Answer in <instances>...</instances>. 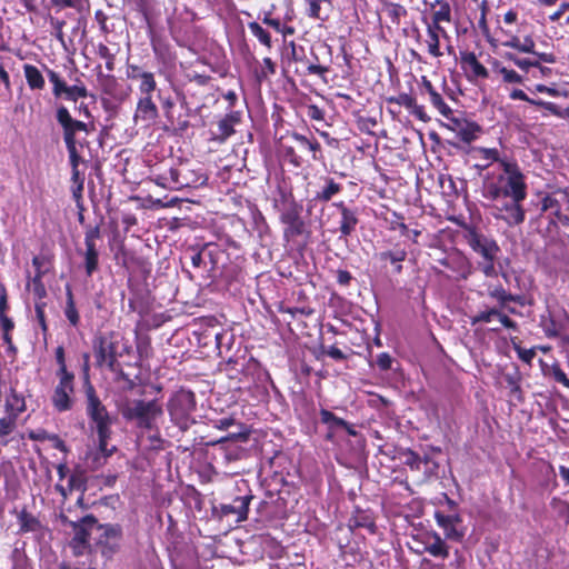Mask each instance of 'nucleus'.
<instances>
[{
  "label": "nucleus",
  "mask_w": 569,
  "mask_h": 569,
  "mask_svg": "<svg viewBox=\"0 0 569 569\" xmlns=\"http://www.w3.org/2000/svg\"><path fill=\"white\" fill-rule=\"evenodd\" d=\"M447 37V31L443 27H437V26H427V48L428 52L435 57L439 58L442 56V52L440 50V37Z\"/></svg>",
  "instance_id": "nucleus-19"
},
{
  "label": "nucleus",
  "mask_w": 569,
  "mask_h": 569,
  "mask_svg": "<svg viewBox=\"0 0 569 569\" xmlns=\"http://www.w3.org/2000/svg\"><path fill=\"white\" fill-rule=\"evenodd\" d=\"M94 353L98 366L111 368L116 361L113 342L107 337H100L94 342Z\"/></svg>",
  "instance_id": "nucleus-15"
},
{
  "label": "nucleus",
  "mask_w": 569,
  "mask_h": 569,
  "mask_svg": "<svg viewBox=\"0 0 569 569\" xmlns=\"http://www.w3.org/2000/svg\"><path fill=\"white\" fill-rule=\"evenodd\" d=\"M251 497L243 496V497H237L232 503L229 505H221L220 511L222 516H236V522H241L247 519L248 511H249V503H250Z\"/></svg>",
  "instance_id": "nucleus-16"
},
{
  "label": "nucleus",
  "mask_w": 569,
  "mask_h": 569,
  "mask_svg": "<svg viewBox=\"0 0 569 569\" xmlns=\"http://www.w3.org/2000/svg\"><path fill=\"white\" fill-rule=\"evenodd\" d=\"M525 199L500 198L499 200H490L492 214L496 219L505 221L508 226L515 227L525 221V210L522 201Z\"/></svg>",
  "instance_id": "nucleus-4"
},
{
  "label": "nucleus",
  "mask_w": 569,
  "mask_h": 569,
  "mask_svg": "<svg viewBox=\"0 0 569 569\" xmlns=\"http://www.w3.org/2000/svg\"><path fill=\"white\" fill-rule=\"evenodd\" d=\"M76 143L77 142H66L67 150L69 153L70 164L72 168H77L81 160L80 156L78 154Z\"/></svg>",
  "instance_id": "nucleus-47"
},
{
  "label": "nucleus",
  "mask_w": 569,
  "mask_h": 569,
  "mask_svg": "<svg viewBox=\"0 0 569 569\" xmlns=\"http://www.w3.org/2000/svg\"><path fill=\"white\" fill-rule=\"evenodd\" d=\"M282 221H283L284 223L290 224V226H291V227H293V228H298V226L300 224V223H299L298 216H297V214H295V213H290V212L284 213V214L282 216Z\"/></svg>",
  "instance_id": "nucleus-56"
},
{
  "label": "nucleus",
  "mask_w": 569,
  "mask_h": 569,
  "mask_svg": "<svg viewBox=\"0 0 569 569\" xmlns=\"http://www.w3.org/2000/svg\"><path fill=\"white\" fill-rule=\"evenodd\" d=\"M276 73V63L270 58H264L254 68V78L261 83Z\"/></svg>",
  "instance_id": "nucleus-27"
},
{
  "label": "nucleus",
  "mask_w": 569,
  "mask_h": 569,
  "mask_svg": "<svg viewBox=\"0 0 569 569\" xmlns=\"http://www.w3.org/2000/svg\"><path fill=\"white\" fill-rule=\"evenodd\" d=\"M88 96L87 89L84 86H68L66 98L68 100L77 101L79 98H86Z\"/></svg>",
  "instance_id": "nucleus-41"
},
{
  "label": "nucleus",
  "mask_w": 569,
  "mask_h": 569,
  "mask_svg": "<svg viewBox=\"0 0 569 569\" xmlns=\"http://www.w3.org/2000/svg\"><path fill=\"white\" fill-rule=\"evenodd\" d=\"M249 29L251 33L267 48H271V37L259 23L250 22Z\"/></svg>",
  "instance_id": "nucleus-34"
},
{
  "label": "nucleus",
  "mask_w": 569,
  "mask_h": 569,
  "mask_svg": "<svg viewBox=\"0 0 569 569\" xmlns=\"http://www.w3.org/2000/svg\"><path fill=\"white\" fill-rule=\"evenodd\" d=\"M437 9L432 13V21L428 26L442 27V22L449 23L451 21V8L450 4L445 0H436L435 4Z\"/></svg>",
  "instance_id": "nucleus-25"
},
{
  "label": "nucleus",
  "mask_w": 569,
  "mask_h": 569,
  "mask_svg": "<svg viewBox=\"0 0 569 569\" xmlns=\"http://www.w3.org/2000/svg\"><path fill=\"white\" fill-rule=\"evenodd\" d=\"M492 72L497 74L503 83L521 84L525 80L521 74L513 69L506 67L498 60L492 62Z\"/></svg>",
  "instance_id": "nucleus-21"
},
{
  "label": "nucleus",
  "mask_w": 569,
  "mask_h": 569,
  "mask_svg": "<svg viewBox=\"0 0 569 569\" xmlns=\"http://www.w3.org/2000/svg\"><path fill=\"white\" fill-rule=\"evenodd\" d=\"M90 520H93V518L87 517L83 519L81 525H76L73 527L74 536L70 542V547L76 556L84 553L88 548V539L93 535Z\"/></svg>",
  "instance_id": "nucleus-10"
},
{
  "label": "nucleus",
  "mask_w": 569,
  "mask_h": 569,
  "mask_svg": "<svg viewBox=\"0 0 569 569\" xmlns=\"http://www.w3.org/2000/svg\"><path fill=\"white\" fill-rule=\"evenodd\" d=\"M98 258L99 253L96 248V243L93 240V233L86 234V254H84V264L86 272L88 276H91L98 269Z\"/></svg>",
  "instance_id": "nucleus-20"
},
{
  "label": "nucleus",
  "mask_w": 569,
  "mask_h": 569,
  "mask_svg": "<svg viewBox=\"0 0 569 569\" xmlns=\"http://www.w3.org/2000/svg\"><path fill=\"white\" fill-rule=\"evenodd\" d=\"M124 419L133 421L137 427L147 430L158 429L163 416V409L157 400L133 399L128 400L121 408Z\"/></svg>",
  "instance_id": "nucleus-2"
},
{
  "label": "nucleus",
  "mask_w": 569,
  "mask_h": 569,
  "mask_svg": "<svg viewBox=\"0 0 569 569\" xmlns=\"http://www.w3.org/2000/svg\"><path fill=\"white\" fill-rule=\"evenodd\" d=\"M327 355L336 360H341L345 358L343 352L337 347H330L327 350Z\"/></svg>",
  "instance_id": "nucleus-62"
},
{
  "label": "nucleus",
  "mask_w": 569,
  "mask_h": 569,
  "mask_svg": "<svg viewBox=\"0 0 569 569\" xmlns=\"http://www.w3.org/2000/svg\"><path fill=\"white\" fill-rule=\"evenodd\" d=\"M426 551L432 555L433 557L447 558L449 555L448 546L445 540L437 533L433 532L429 540L426 541Z\"/></svg>",
  "instance_id": "nucleus-24"
},
{
  "label": "nucleus",
  "mask_w": 569,
  "mask_h": 569,
  "mask_svg": "<svg viewBox=\"0 0 569 569\" xmlns=\"http://www.w3.org/2000/svg\"><path fill=\"white\" fill-rule=\"evenodd\" d=\"M496 320L505 328L516 329V322L512 321L507 315L502 313L498 309H490L487 311L479 312L477 316L473 317L472 323H477V322L489 323V322L496 321Z\"/></svg>",
  "instance_id": "nucleus-18"
},
{
  "label": "nucleus",
  "mask_w": 569,
  "mask_h": 569,
  "mask_svg": "<svg viewBox=\"0 0 569 569\" xmlns=\"http://www.w3.org/2000/svg\"><path fill=\"white\" fill-rule=\"evenodd\" d=\"M517 12H515L513 10H509L508 12L505 13L503 21L507 24H512L517 21Z\"/></svg>",
  "instance_id": "nucleus-64"
},
{
  "label": "nucleus",
  "mask_w": 569,
  "mask_h": 569,
  "mask_svg": "<svg viewBox=\"0 0 569 569\" xmlns=\"http://www.w3.org/2000/svg\"><path fill=\"white\" fill-rule=\"evenodd\" d=\"M158 118V108L152 101L151 96H143L138 100L134 111V122H142L147 126L151 124Z\"/></svg>",
  "instance_id": "nucleus-11"
},
{
  "label": "nucleus",
  "mask_w": 569,
  "mask_h": 569,
  "mask_svg": "<svg viewBox=\"0 0 569 569\" xmlns=\"http://www.w3.org/2000/svg\"><path fill=\"white\" fill-rule=\"evenodd\" d=\"M72 181L74 184H78L79 192H82L83 190V177H81L78 167L72 168Z\"/></svg>",
  "instance_id": "nucleus-57"
},
{
  "label": "nucleus",
  "mask_w": 569,
  "mask_h": 569,
  "mask_svg": "<svg viewBox=\"0 0 569 569\" xmlns=\"http://www.w3.org/2000/svg\"><path fill=\"white\" fill-rule=\"evenodd\" d=\"M327 71H328V68L320 66V64H310L308 67V72L310 74L323 76L325 73H327Z\"/></svg>",
  "instance_id": "nucleus-59"
},
{
  "label": "nucleus",
  "mask_w": 569,
  "mask_h": 569,
  "mask_svg": "<svg viewBox=\"0 0 569 569\" xmlns=\"http://www.w3.org/2000/svg\"><path fill=\"white\" fill-rule=\"evenodd\" d=\"M91 529H93L94 539L100 547L101 552L106 557H111L119 548L121 530L117 526H100L97 521L90 520Z\"/></svg>",
  "instance_id": "nucleus-5"
},
{
  "label": "nucleus",
  "mask_w": 569,
  "mask_h": 569,
  "mask_svg": "<svg viewBox=\"0 0 569 569\" xmlns=\"http://www.w3.org/2000/svg\"><path fill=\"white\" fill-rule=\"evenodd\" d=\"M16 427V419L12 416L0 418V437L8 436Z\"/></svg>",
  "instance_id": "nucleus-44"
},
{
  "label": "nucleus",
  "mask_w": 569,
  "mask_h": 569,
  "mask_svg": "<svg viewBox=\"0 0 569 569\" xmlns=\"http://www.w3.org/2000/svg\"><path fill=\"white\" fill-rule=\"evenodd\" d=\"M377 365L381 370H389L392 365V358L389 353L382 352L377 357Z\"/></svg>",
  "instance_id": "nucleus-50"
},
{
  "label": "nucleus",
  "mask_w": 569,
  "mask_h": 569,
  "mask_svg": "<svg viewBox=\"0 0 569 569\" xmlns=\"http://www.w3.org/2000/svg\"><path fill=\"white\" fill-rule=\"evenodd\" d=\"M219 130L222 137L227 138L233 133V128L229 119H223L219 122Z\"/></svg>",
  "instance_id": "nucleus-53"
},
{
  "label": "nucleus",
  "mask_w": 569,
  "mask_h": 569,
  "mask_svg": "<svg viewBox=\"0 0 569 569\" xmlns=\"http://www.w3.org/2000/svg\"><path fill=\"white\" fill-rule=\"evenodd\" d=\"M68 86L64 81L59 82V84L53 86V94L56 97H61L62 94L66 96Z\"/></svg>",
  "instance_id": "nucleus-63"
},
{
  "label": "nucleus",
  "mask_w": 569,
  "mask_h": 569,
  "mask_svg": "<svg viewBox=\"0 0 569 569\" xmlns=\"http://www.w3.org/2000/svg\"><path fill=\"white\" fill-rule=\"evenodd\" d=\"M59 378V382L54 388L52 395V405L58 411H67L72 408L73 405V375H64Z\"/></svg>",
  "instance_id": "nucleus-7"
},
{
  "label": "nucleus",
  "mask_w": 569,
  "mask_h": 569,
  "mask_svg": "<svg viewBox=\"0 0 569 569\" xmlns=\"http://www.w3.org/2000/svg\"><path fill=\"white\" fill-rule=\"evenodd\" d=\"M535 91L536 92H539V93H546L548 96H551V97H560L561 93L558 89L553 88V87H548V86H545V84H536L535 86Z\"/></svg>",
  "instance_id": "nucleus-51"
},
{
  "label": "nucleus",
  "mask_w": 569,
  "mask_h": 569,
  "mask_svg": "<svg viewBox=\"0 0 569 569\" xmlns=\"http://www.w3.org/2000/svg\"><path fill=\"white\" fill-rule=\"evenodd\" d=\"M466 240L470 248L483 259H497L500 249L493 239L470 230L466 234Z\"/></svg>",
  "instance_id": "nucleus-8"
},
{
  "label": "nucleus",
  "mask_w": 569,
  "mask_h": 569,
  "mask_svg": "<svg viewBox=\"0 0 569 569\" xmlns=\"http://www.w3.org/2000/svg\"><path fill=\"white\" fill-rule=\"evenodd\" d=\"M439 262L462 279H467L471 274L470 262L459 252L449 253Z\"/></svg>",
  "instance_id": "nucleus-13"
},
{
  "label": "nucleus",
  "mask_w": 569,
  "mask_h": 569,
  "mask_svg": "<svg viewBox=\"0 0 569 569\" xmlns=\"http://www.w3.org/2000/svg\"><path fill=\"white\" fill-rule=\"evenodd\" d=\"M56 360L59 366V369L57 371V377H61L64 375H73L72 372H69L67 370L66 359H64V349L61 346L56 349Z\"/></svg>",
  "instance_id": "nucleus-43"
},
{
  "label": "nucleus",
  "mask_w": 569,
  "mask_h": 569,
  "mask_svg": "<svg viewBox=\"0 0 569 569\" xmlns=\"http://www.w3.org/2000/svg\"><path fill=\"white\" fill-rule=\"evenodd\" d=\"M340 190V187L338 183H336L333 180H330L327 184V187L318 193L317 198L323 201L330 200L336 193H338Z\"/></svg>",
  "instance_id": "nucleus-42"
},
{
  "label": "nucleus",
  "mask_w": 569,
  "mask_h": 569,
  "mask_svg": "<svg viewBox=\"0 0 569 569\" xmlns=\"http://www.w3.org/2000/svg\"><path fill=\"white\" fill-rule=\"evenodd\" d=\"M567 203L569 210V192L567 189H557L541 199V210L551 211L560 221L565 216L561 214V204Z\"/></svg>",
  "instance_id": "nucleus-9"
},
{
  "label": "nucleus",
  "mask_w": 569,
  "mask_h": 569,
  "mask_svg": "<svg viewBox=\"0 0 569 569\" xmlns=\"http://www.w3.org/2000/svg\"><path fill=\"white\" fill-rule=\"evenodd\" d=\"M568 10H569V2H563L560 4L559 9L556 12H553L549 18L551 21H557Z\"/></svg>",
  "instance_id": "nucleus-58"
},
{
  "label": "nucleus",
  "mask_w": 569,
  "mask_h": 569,
  "mask_svg": "<svg viewBox=\"0 0 569 569\" xmlns=\"http://www.w3.org/2000/svg\"><path fill=\"white\" fill-rule=\"evenodd\" d=\"M473 157L479 159L481 162L476 164L477 168L483 170L489 168L493 162H498L501 168V161H508L509 159L501 158L499 151L496 148H473Z\"/></svg>",
  "instance_id": "nucleus-17"
},
{
  "label": "nucleus",
  "mask_w": 569,
  "mask_h": 569,
  "mask_svg": "<svg viewBox=\"0 0 569 569\" xmlns=\"http://www.w3.org/2000/svg\"><path fill=\"white\" fill-rule=\"evenodd\" d=\"M341 216L340 231L343 236H349L355 230L358 220L352 211L342 206Z\"/></svg>",
  "instance_id": "nucleus-29"
},
{
  "label": "nucleus",
  "mask_w": 569,
  "mask_h": 569,
  "mask_svg": "<svg viewBox=\"0 0 569 569\" xmlns=\"http://www.w3.org/2000/svg\"><path fill=\"white\" fill-rule=\"evenodd\" d=\"M6 409L8 416L16 419L19 413L26 410L24 397L11 388L6 397Z\"/></svg>",
  "instance_id": "nucleus-23"
},
{
  "label": "nucleus",
  "mask_w": 569,
  "mask_h": 569,
  "mask_svg": "<svg viewBox=\"0 0 569 569\" xmlns=\"http://www.w3.org/2000/svg\"><path fill=\"white\" fill-rule=\"evenodd\" d=\"M552 377L557 382L569 388V378L558 366L552 367Z\"/></svg>",
  "instance_id": "nucleus-49"
},
{
  "label": "nucleus",
  "mask_w": 569,
  "mask_h": 569,
  "mask_svg": "<svg viewBox=\"0 0 569 569\" xmlns=\"http://www.w3.org/2000/svg\"><path fill=\"white\" fill-rule=\"evenodd\" d=\"M308 2V10L307 13L311 18H319V11H320V2L321 0H307Z\"/></svg>",
  "instance_id": "nucleus-52"
},
{
  "label": "nucleus",
  "mask_w": 569,
  "mask_h": 569,
  "mask_svg": "<svg viewBox=\"0 0 569 569\" xmlns=\"http://www.w3.org/2000/svg\"><path fill=\"white\" fill-rule=\"evenodd\" d=\"M141 74H146V71H142L137 66L129 67V69H128V78L140 80V76Z\"/></svg>",
  "instance_id": "nucleus-60"
},
{
  "label": "nucleus",
  "mask_w": 569,
  "mask_h": 569,
  "mask_svg": "<svg viewBox=\"0 0 569 569\" xmlns=\"http://www.w3.org/2000/svg\"><path fill=\"white\" fill-rule=\"evenodd\" d=\"M23 72L28 86L32 90H41L44 88L46 81L40 70L32 64H24Z\"/></svg>",
  "instance_id": "nucleus-26"
},
{
  "label": "nucleus",
  "mask_w": 569,
  "mask_h": 569,
  "mask_svg": "<svg viewBox=\"0 0 569 569\" xmlns=\"http://www.w3.org/2000/svg\"><path fill=\"white\" fill-rule=\"evenodd\" d=\"M501 171L495 176H487L482 184V196L487 200L500 198L526 199L527 182L520 167L516 161H501Z\"/></svg>",
  "instance_id": "nucleus-1"
},
{
  "label": "nucleus",
  "mask_w": 569,
  "mask_h": 569,
  "mask_svg": "<svg viewBox=\"0 0 569 569\" xmlns=\"http://www.w3.org/2000/svg\"><path fill=\"white\" fill-rule=\"evenodd\" d=\"M152 433L148 436V439L150 440V447L152 449H159L161 448L162 440L160 438V435L158 432V429L150 430Z\"/></svg>",
  "instance_id": "nucleus-55"
},
{
  "label": "nucleus",
  "mask_w": 569,
  "mask_h": 569,
  "mask_svg": "<svg viewBox=\"0 0 569 569\" xmlns=\"http://www.w3.org/2000/svg\"><path fill=\"white\" fill-rule=\"evenodd\" d=\"M194 396L190 391L180 390L173 395L168 403V411L172 421L186 426L189 415L194 410Z\"/></svg>",
  "instance_id": "nucleus-6"
},
{
  "label": "nucleus",
  "mask_w": 569,
  "mask_h": 569,
  "mask_svg": "<svg viewBox=\"0 0 569 569\" xmlns=\"http://www.w3.org/2000/svg\"><path fill=\"white\" fill-rule=\"evenodd\" d=\"M435 519L437 525L443 529L447 539L460 541L463 538L465 532L457 528V525L461 521L459 516L436 512Z\"/></svg>",
  "instance_id": "nucleus-14"
},
{
  "label": "nucleus",
  "mask_w": 569,
  "mask_h": 569,
  "mask_svg": "<svg viewBox=\"0 0 569 569\" xmlns=\"http://www.w3.org/2000/svg\"><path fill=\"white\" fill-rule=\"evenodd\" d=\"M184 169L170 168L156 178V182L167 189H181L188 187L191 181L183 174Z\"/></svg>",
  "instance_id": "nucleus-12"
},
{
  "label": "nucleus",
  "mask_w": 569,
  "mask_h": 569,
  "mask_svg": "<svg viewBox=\"0 0 569 569\" xmlns=\"http://www.w3.org/2000/svg\"><path fill=\"white\" fill-rule=\"evenodd\" d=\"M140 84L139 90L143 96H151V93L156 90L157 83L153 77V73L146 72V74L140 76Z\"/></svg>",
  "instance_id": "nucleus-33"
},
{
  "label": "nucleus",
  "mask_w": 569,
  "mask_h": 569,
  "mask_svg": "<svg viewBox=\"0 0 569 569\" xmlns=\"http://www.w3.org/2000/svg\"><path fill=\"white\" fill-rule=\"evenodd\" d=\"M64 315L72 326H77L79 323V315L76 309L71 288L69 286L67 287V306Z\"/></svg>",
  "instance_id": "nucleus-31"
},
{
  "label": "nucleus",
  "mask_w": 569,
  "mask_h": 569,
  "mask_svg": "<svg viewBox=\"0 0 569 569\" xmlns=\"http://www.w3.org/2000/svg\"><path fill=\"white\" fill-rule=\"evenodd\" d=\"M461 63L466 71L470 72L476 78H487L488 70L482 66L473 52L463 53Z\"/></svg>",
  "instance_id": "nucleus-22"
},
{
  "label": "nucleus",
  "mask_w": 569,
  "mask_h": 569,
  "mask_svg": "<svg viewBox=\"0 0 569 569\" xmlns=\"http://www.w3.org/2000/svg\"><path fill=\"white\" fill-rule=\"evenodd\" d=\"M496 259H483L482 262L479 263L480 269L487 277L497 276V270L495 268Z\"/></svg>",
  "instance_id": "nucleus-48"
},
{
  "label": "nucleus",
  "mask_w": 569,
  "mask_h": 569,
  "mask_svg": "<svg viewBox=\"0 0 569 569\" xmlns=\"http://www.w3.org/2000/svg\"><path fill=\"white\" fill-rule=\"evenodd\" d=\"M510 99L512 100H522V101H526V102H529L530 104H533L536 107H539V102H545L543 100H536V99H531L529 98L526 92L521 89H513L511 90L510 92Z\"/></svg>",
  "instance_id": "nucleus-46"
},
{
  "label": "nucleus",
  "mask_w": 569,
  "mask_h": 569,
  "mask_svg": "<svg viewBox=\"0 0 569 569\" xmlns=\"http://www.w3.org/2000/svg\"><path fill=\"white\" fill-rule=\"evenodd\" d=\"M430 97V102L432 103V106L442 114V116H448L450 112H451V109L450 107L445 102V100L442 99V97L440 96V93H438L437 91H433L429 94Z\"/></svg>",
  "instance_id": "nucleus-38"
},
{
  "label": "nucleus",
  "mask_w": 569,
  "mask_h": 569,
  "mask_svg": "<svg viewBox=\"0 0 569 569\" xmlns=\"http://www.w3.org/2000/svg\"><path fill=\"white\" fill-rule=\"evenodd\" d=\"M505 47H509L518 50L523 53H536L535 51V41L530 37H526L523 40H520L518 37H512L510 40L505 42Z\"/></svg>",
  "instance_id": "nucleus-28"
},
{
  "label": "nucleus",
  "mask_w": 569,
  "mask_h": 569,
  "mask_svg": "<svg viewBox=\"0 0 569 569\" xmlns=\"http://www.w3.org/2000/svg\"><path fill=\"white\" fill-rule=\"evenodd\" d=\"M79 131H87V124L79 120H73L70 127L63 131L64 142H76V133Z\"/></svg>",
  "instance_id": "nucleus-36"
},
{
  "label": "nucleus",
  "mask_w": 569,
  "mask_h": 569,
  "mask_svg": "<svg viewBox=\"0 0 569 569\" xmlns=\"http://www.w3.org/2000/svg\"><path fill=\"white\" fill-rule=\"evenodd\" d=\"M292 139L298 143L299 148L310 151L315 160L318 159L317 153L320 151V144L317 140H310L299 133H295Z\"/></svg>",
  "instance_id": "nucleus-30"
},
{
  "label": "nucleus",
  "mask_w": 569,
  "mask_h": 569,
  "mask_svg": "<svg viewBox=\"0 0 569 569\" xmlns=\"http://www.w3.org/2000/svg\"><path fill=\"white\" fill-rule=\"evenodd\" d=\"M0 322L3 331L10 332L14 325L10 318L6 316L0 317Z\"/></svg>",
  "instance_id": "nucleus-61"
},
{
  "label": "nucleus",
  "mask_w": 569,
  "mask_h": 569,
  "mask_svg": "<svg viewBox=\"0 0 569 569\" xmlns=\"http://www.w3.org/2000/svg\"><path fill=\"white\" fill-rule=\"evenodd\" d=\"M321 419L325 423H328L332 427H342L345 429H347V431L350 433V435H355V431L348 426V423L336 417L332 412L330 411H327V410H322L321 411Z\"/></svg>",
  "instance_id": "nucleus-35"
},
{
  "label": "nucleus",
  "mask_w": 569,
  "mask_h": 569,
  "mask_svg": "<svg viewBox=\"0 0 569 569\" xmlns=\"http://www.w3.org/2000/svg\"><path fill=\"white\" fill-rule=\"evenodd\" d=\"M539 108H543L556 117L569 120V107L560 110L553 102H539Z\"/></svg>",
  "instance_id": "nucleus-40"
},
{
  "label": "nucleus",
  "mask_w": 569,
  "mask_h": 569,
  "mask_svg": "<svg viewBox=\"0 0 569 569\" xmlns=\"http://www.w3.org/2000/svg\"><path fill=\"white\" fill-rule=\"evenodd\" d=\"M489 296L497 299L502 307L506 306L508 301H513L515 297L508 293L502 287H495L489 290Z\"/></svg>",
  "instance_id": "nucleus-39"
},
{
  "label": "nucleus",
  "mask_w": 569,
  "mask_h": 569,
  "mask_svg": "<svg viewBox=\"0 0 569 569\" xmlns=\"http://www.w3.org/2000/svg\"><path fill=\"white\" fill-rule=\"evenodd\" d=\"M87 411L89 417L93 420L97 428L99 451L103 458L109 457L116 450L114 446L108 447L110 438V417L106 407L100 402L96 396L93 388L89 387L87 390Z\"/></svg>",
  "instance_id": "nucleus-3"
},
{
  "label": "nucleus",
  "mask_w": 569,
  "mask_h": 569,
  "mask_svg": "<svg viewBox=\"0 0 569 569\" xmlns=\"http://www.w3.org/2000/svg\"><path fill=\"white\" fill-rule=\"evenodd\" d=\"M286 158L296 167L301 166V158L295 152L292 147L286 148Z\"/></svg>",
  "instance_id": "nucleus-54"
},
{
  "label": "nucleus",
  "mask_w": 569,
  "mask_h": 569,
  "mask_svg": "<svg viewBox=\"0 0 569 569\" xmlns=\"http://www.w3.org/2000/svg\"><path fill=\"white\" fill-rule=\"evenodd\" d=\"M57 120L61 124V127L63 128V131H64L68 126L70 127V124L72 123V121L74 119L71 117L68 109L66 107L61 106L57 110Z\"/></svg>",
  "instance_id": "nucleus-45"
},
{
  "label": "nucleus",
  "mask_w": 569,
  "mask_h": 569,
  "mask_svg": "<svg viewBox=\"0 0 569 569\" xmlns=\"http://www.w3.org/2000/svg\"><path fill=\"white\" fill-rule=\"evenodd\" d=\"M506 59L511 61L520 70L528 72L530 68L539 67V60H530L526 58H519L511 52L505 54Z\"/></svg>",
  "instance_id": "nucleus-32"
},
{
  "label": "nucleus",
  "mask_w": 569,
  "mask_h": 569,
  "mask_svg": "<svg viewBox=\"0 0 569 569\" xmlns=\"http://www.w3.org/2000/svg\"><path fill=\"white\" fill-rule=\"evenodd\" d=\"M407 257V252L405 249H397L393 251H383L378 254L379 260L381 261H390L391 263H399L403 261Z\"/></svg>",
  "instance_id": "nucleus-37"
}]
</instances>
